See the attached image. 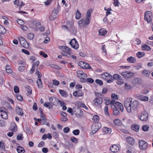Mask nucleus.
Here are the masks:
<instances>
[{
  "instance_id": "obj_1",
  "label": "nucleus",
  "mask_w": 153,
  "mask_h": 153,
  "mask_svg": "<svg viewBox=\"0 0 153 153\" xmlns=\"http://www.w3.org/2000/svg\"><path fill=\"white\" fill-rule=\"evenodd\" d=\"M124 105L127 112L130 113L132 110H137L139 107V103L136 100L132 101L131 97L128 98L124 101Z\"/></svg>"
},
{
  "instance_id": "obj_2",
  "label": "nucleus",
  "mask_w": 153,
  "mask_h": 153,
  "mask_svg": "<svg viewBox=\"0 0 153 153\" xmlns=\"http://www.w3.org/2000/svg\"><path fill=\"white\" fill-rule=\"evenodd\" d=\"M101 77L105 79L108 83L113 82V76L107 72L102 73L101 75Z\"/></svg>"
},
{
  "instance_id": "obj_3",
  "label": "nucleus",
  "mask_w": 153,
  "mask_h": 153,
  "mask_svg": "<svg viewBox=\"0 0 153 153\" xmlns=\"http://www.w3.org/2000/svg\"><path fill=\"white\" fill-rule=\"evenodd\" d=\"M76 73L77 76L80 78V81L82 82H85L87 77V74L81 70L77 71Z\"/></svg>"
},
{
  "instance_id": "obj_4",
  "label": "nucleus",
  "mask_w": 153,
  "mask_h": 153,
  "mask_svg": "<svg viewBox=\"0 0 153 153\" xmlns=\"http://www.w3.org/2000/svg\"><path fill=\"white\" fill-rule=\"evenodd\" d=\"M102 95L100 94V96H98L94 99L93 101V104L95 107H97L100 105L102 102Z\"/></svg>"
},
{
  "instance_id": "obj_5",
  "label": "nucleus",
  "mask_w": 153,
  "mask_h": 153,
  "mask_svg": "<svg viewBox=\"0 0 153 153\" xmlns=\"http://www.w3.org/2000/svg\"><path fill=\"white\" fill-rule=\"evenodd\" d=\"M121 75L126 78H131L134 77L135 74L130 71H123L121 73Z\"/></svg>"
},
{
  "instance_id": "obj_6",
  "label": "nucleus",
  "mask_w": 153,
  "mask_h": 153,
  "mask_svg": "<svg viewBox=\"0 0 153 153\" xmlns=\"http://www.w3.org/2000/svg\"><path fill=\"white\" fill-rule=\"evenodd\" d=\"M101 127L100 123L97 122L92 125L91 132L93 134L95 133Z\"/></svg>"
},
{
  "instance_id": "obj_7",
  "label": "nucleus",
  "mask_w": 153,
  "mask_h": 153,
  "mask_svg": "<svg viewBox=\"0 0 153 153\" xmlns=\"http://www.w3.org/2000/svg\"><path fill=\"white\" fill-rule=\"evenodd\" d=\"M92 12V9H89L87 13L85 16V19L84 20L86 25H88L89 24L91 20V14Z\"/></svg>"
},
{
  "instance_id": "obj_8",
  "label": "nucleus",
  "mask_w": 153,
  "mask_h": 153,
  "mask_svg": "<svg viewBox=\"0 0 153 153\" xmlns=\"http://www.w3.org/2000/svg\"><path fill=\"white\" fill-rule=\"evenodd\" d=\"M152 16L151 11H147L145 13L144 19L146 20L148 23L152 21Z\"/></svg>"
},
{
  "instance_id": "obj_9",
  "label": "nucleus",
  "mask_w": 153,
  "mask_h": 153,
  "mask_svg": "<svg viewBox=\"0 0 153 153\" xmlns=\"http://www.w3.org/2000/svg\"><path fill=\"white\" fill-rule=\"evenodd\" d=\"M78 64L79 66L83 69H89L92 70V68L90 66L89 64L88 63L85 62L83 61H80L78 63Z\"/></svg>"
},
{
  "instance_id": "obj_10",
  "label": "nucleus",
  "mask_w": 153,
  "mask_h": 153,
  "mask_svg": "<svg viewBox=\"0 0 153 153\" xmlns=\"http://www.w3.org/2000/svg\"><path fill=\"white\" fill-rule=\"evenodd\" d=\"M19 42L21 45L25 48H27L29 47V45L25 39L22 37L19 38Z\"/></svg>"
},
{
  "instance_id": "obj_11",
  "label": "nucleus",
  "mask_w": 153,
  "mask_h": 153,
  "mask_svg": "<svg viewBox=\"0 0 153 153\" xmlns=\"http://www.w3.org/2000/svg\"><path fill=\"white\" fill-rule=\"evenodd\" d=\"M69 44L73 48L76 50L78 49L79 46V45L78 42L75 39L71 40L69 42Z\"/></svg>"
},
{
  "instance_id": "obj_12",
  "label": "nucleus",
  "mask_w": 153,
  "mask_h": 153,
  "mask_svg": "<svg viewBox=\"0 0 153 153\" xmlns=\"http://www.w3.org/2000/svg\"><path fill=\"white\" fill-rule=\"evenodd\" d=\"M139 147L140 149L145 150L148 147V143L145 141L142 140L139 142Z\"/></svg>"
},
{
  "instance_id": "obj_13",
  "label": "nucleus",
  "mask_w": 153,
  "mask_h": 153,
  "mask_svg": "<svg viewBox=\"0 0 153 153\" xmlns=\"http://www.w3.org/2000/svg\"><path fill=\"white\" fill-rule=\"evenodd\" d=\"M59 11L57 8H55L53 10L51 15L50 17V19L53 21L56 19L57 16Z\"/></svg>"
},
{
  "instance_id": "obj_14",
  "label": "nucleus",
  "mask_w": 153,
  "mask_h": 153,
  "mask_svg": "<svg viewBox=\"0 0 153 153\" xmlns=\"http://www.w3.org/2000/svg\"><path fill=\"white\" fill-rule=\"evenodd\" d=\"M148 114L146 112L142 113L139 117L140 119L142 121H146L148 119Z\"/></svg>"
},
{
  "instance_id": "obj_15",
  "label": "nucleus",
  "mask_w": 153,
  "mask_h": 153,
  "mask_svg": "<svg viewBox=\"0 0 153 153\" xmlns=\"http://www.w3.org/2000/svg\"><path fill=\"white\" fill-rule=\"evenodd\" d=\"M115 105V104L114 105H111V108L112 109H113V114L115 116H117L119 114L120 111L119 109Z\"/></svg>"
},
{
  "instance_id": "obj_16",
  "label": "nucleus",
  "mask_w": 153,
  "mask_h": 153,
  "mask_svg": "<svg viewBox=\"0 0 153 153\" xmlns=\"http://www.w3.org/2000/svg\"><path fill=\"white\" fill-rule=\"evenodd\" d=\"M110 149L112 152L115 153L119 151L120 148L116 145H113L110 147Z\"/></svg>"
},
{
  "instance_id": "obj_17",
  "label": "nucleus",
  "mask_w": 153,
  "mask_h": 153,
  "mask_svg": "<svg viewBox=\"0 0 153 153\" xmlns=\"http://www.w3.org/2000/svg\"><path fill=\"white\" fill-rule=\"evenodd\" d=\"M136 97L137 99L144 102L147 101L149 100V97H148L144 96L140 94H138L137 95Z\"/></svg>"
},
{
  "instance_id": "obj_18",
  "label": "nucleus",
  "mask_w": 153,
  "mask_h": 153,
  "mask_svg": "<svg viewBox=\"0 0 153 153\" xmlns=\"http://www.w3.org/2000/svg\"><path fill=\"white\" fill-rule=\"evenodd\" d=\"M32 23L33 25L35 26L37 28H39L41 26V23L38 20H33L32 21Z\"/></svg>"
},
{
  "instance_id": "obj_19",
  "label": "nucleus",
  "mask_w": 153,
  "mask_h": 153,
  "mask_svg": "<svg viewBox=\"0 0 153 153\" xmlns=\"http://www.w3.org/2000/svg\"><path fill=\"white\" fill-rule=\"evenodd\" d=\"M127 61L129 63H133L136 62V60L134 57L130 56L127 59Z\"/></svg>"
},
{
  "instance_id": "obj_20",
  "label": "nucleus",
  "mask_w": 153,
  "mask_h": 153,
  "mask_svg": "<svg viewBox=\"0 0 153 153\" xmlns=\"http://www.w3.org/2000/svg\"><path fill=\"white\" fill-rule=\"evenodd\" d=\"M116 102L115 100H106L105 102V104L106 105H109L111 104V105H114Z\"/></svg>"
},
{
  "instance_id": "obj_21",
  "label": "nucleus",
  "mask_w": 153,
  "mask_h": 153,
  "mask_svg": "<svg viewBox=\"0 0 153 153\" xmlns=\"http://www.w3.org/2000/svg\"><path fill=\"white\" fill-rule=\"evenodd\" d=\"M103 131L105 134H110L111 133V130L110 128L105 127L103 129Z\"/></svg>"
},
{
  "instance_id": "obj_22",
  "label": "nucleus",
  "mask_w": 153,
  "mask_h": 153,
  "mask_svg": "<svg viewBox=\"0 0 153 153\" xmlns=\"http://www.w3.org/2000/svg\"><path fill=\"white\" fill-rule=\"evenodd\" d=\"M16 113L19 115L21 116H23L24 114L22 109L19 107L18 106L16 107Z\"/></svg>"
},
{
  "instance_id": "obj_23",
  "label": "nucleus",
  "mask_w": 153,
  "mask_h": 153,
  "mask_svg": "<svg viewBox=\"0 0 153 153\" xmlns=\"http://www.w3.org/2000/svg\"><path fill=\"white\" fill-rule=\"evenodd\" d=\"M71 52L66 50H63L62 54L64 56H66L68 57H70Z\"/></svg>"
},
{
  "instance_id": "obj_24",
  "label": "nucleus",
  "mask_w": 153,
  "mask_h": 153,
  "mask_svg": "<svg viewBox=\"0 0 153 153\" xmlns=\"http://www.w3.org/2000/svg\"><path fill=\"white\" fill-rule=\"evenodd\" d=\"M99 35L104 36L106 34L107 31L104 28H101L99 30Z\"/></svg>"
},
{
  "instance_id": "obj_25",
  "label": "nucleus",
  "mask_w": 153,
  "mask_h": 153,
  "mask_svg": "<svg viewBox=\"0 0 153 153\" xmlns=\"http://www.w3.org/2000/svg\"><path fill=\"white\" fill-rule=\"evenodd\" d=\"M126 140L128 143L131 145L134 144L135 142L134 138L132 137H128Z\"/></svg>"
},
{
  "instance_id": "obj_26",
  "label": "nucleus",
  "mask_w": 153,
  "mask_h": 153,
  "mask_svg": "<svg viewBox=\"0 0 153 153\" xmlns=\"http://www.w3.org/2000/svg\"><path fill=\"white\" fill-rule=\"evenodd\" d=\"M78 24L80 27H84L86 25L84 20L83 19H81L79 21Z\"/></svg>"
},
{
  "instance_id": "obj_27",
  "label": "nucleus",
  "mask_w": 153,
  "mask_h": 153,
  "mask_svg": "<svg viewBox=\"0 0 153 153\" xmlns=\"http://www.w3.org/2000/svg\"><path fill=\"white\" fill-rule=\"evenodd\" d=\"M115 106L118 107L120 109L121 112H123L124 110V108L123 105L120 102H116L115 103Z\"/></svg>"
},
{
  "instance_id": "obj_28",
  "label": "nucleus",
  "mask_w": 153,
  "mask_h": 153,
  "mask_svg": "<svg viewBox=\"0 0 153 153\" xmlns=\"http://www.w3.org/2000/svg\"><path fill=\"white\" fill-rule=\"evenodd\" d=\"M76 110L77 112L76 113H75L74 114L77 117L80 118L82 115L83 112L81 111V110L79 108H77L76 109Z\"/></svg>"
},
{
  "instance_id": "obj_29",
  "label": "nucleus",
  "mask_w": 153,
  "mask_h": 153,
  "mask_svg": "<svg viewBox=\"0 0 153 153\" xmlns=\"http://www.w3.org/2000/svg\"><path fill=\"white\" fill-rule=\"evenodd\" d=\"M16 149L19 153H24L25 152L24 148L20 146H18Z\"/></svg>"
},
{
  "instance_id": "obj_30",
  "label": "nucleus",
  "mask_w": 153,
  "mask_h": 153,
  "mask_svg": "<svg viewBox=\"0 0 153 153\" xmlns=\"http://www.w3.org/2000/svg\"><path fill=\"white\" fill-rule=\"evenodd\" d=\"M11 129L12 131H16L17 130V127L16 124L14 123H12L11 125Z\"/></svg>"
},
{
  "instance_id": "obj_31",
  "label": "nucleus",
  "mask_w": 153,
  "mask_h": 153,
  "mask_svg": "<svg viewBox=\"0 0 153 153\" xmlns=\"http://www.w3.org/2000/svg\"><path fill=\"white\" fill-rule=\"evenodd\" d=\"M81 17V13L79 12L78 10H76V13L75 18L76 19L79 20L80 19Z\"/></svg>"
},
{
  "instance_id": "obj_32",
  "label": "nucleus",
  "mask_w": 153,
  "mask_h": 153,
  "mask_svg": "<svg viewBox=\"0 0 153 153\" xmlns=\"http://www.w3.org/2000/svg\"><path fill=\"white\" fill-rule=\"evenodd\" d=\"M141 48L143 50L145 51H149L151 50L150 48L148 45L146 44L142 45Z\"/></svg>"
},
{
  "instance_id": "obj_33",
  "label": "nucleus",
  "mask_w": 153,
  "mask_h": 153,
  "mask_svg": "<svg viewBox=\"0 0 153 153\" xmlns=\"http://www.w3.org/2000/svg\"><path fill=\"white\" fill-rule=\"evenodd\" d=\"M78 106L81 107H82L85 108L86 110H88V108L85 105L84 103L82 102H79L78 103Z\"/></svg>"
},
{
  "instance_id": "obj_34",
  "label": "nucleus",
  "mask_w": 153,
  "mask_h": 153,
  "mask_svg": "<svg viewBox=\"0 0 153 153\" xmlns=\"http://www.w3.org/2000/svg\"><path fill=\"white\" fill-rule=\"evenodd\" d=\"M25 88L29 94L30 95L32 94V89L30 87L26 85L25 86Z\"/></svg>"
},
{
  "instance_id": "obj_35",
  "label": "nucleus",
  "mask_w": 153,
  "mask_h": 153,
  "mask_svg": "<svg viewBox=\"0 0 153 153\" xmlns=\"http://www.w3.org/2000/svg\"><path fill=\"white\" fill-rule=\"evenodd\" d=\"M59 93L62 96L64 97H66L68 96L67 92L63 90H60Z\"/></svg>"
},
{
  "instance_id": "obj_36",
  "label": "nucleus",
  "mask_w": 153,
  "mask_h": 153,
  "mask_svg": "<svg viewBox=\"0 0 153 153\" xmlns=\"http://www.w3.org/2000/svg\"><path fill=\"white\" fill-rule=\"evenodd\" d=\"M1 116L2 118L4 119H6L8 118V116L7 113L4 111H2V112L1 113Z\"/></svg>"
},
{
  "instance_id": "obj_37",
  "label": "nucleus",
  "mask_w": 153,
  "mask_h": 153,
  "mask_svg": "<svg viewBox=\"0 0 153 153\" xmlns=\"http://www.w3.org/2000/svg\"><path fill=\"white\" fill-rule=\"evenodd\" d=\"M36 83L38 87L42 88V82L40 78H39L37 80Z\"/></svg>"
},
{
  "instance_id": "obj_38",
  "label": "nucleus",
  "mask_w": 153,
  "mask_h": 153,
  "mask_svg": "<svg viewBox=\"0 0 153 153\" xmlns=\"http://www.w3.org/2000/svg\"><path fill=\"white\" fill-rule=\"evenodd\" d=\"M151 73V72L148 70H144L142 72V74L145 76H148Z\"/></svg>"
},
{
  "instance_id": "obj_39",
  "label": "nucleus",
  "mask_w": 153,
  "mask_h": 153,
  "mask_svg": "<svg viewBox=\"0 0 153 153\" xmlns=\"http://www.w3.org/2000/svg\"><path fill=\"white\" fill-rule=\"evenodd\" d=\"M7 73H11L12 71L11 69V67L9 65H7L5 67Z\"/></svg>"
},
{
  "instance_id": "obj_40",
  "label": "nucleus",
  "mask_w": 153,
  "mask_h": 153,
  "mask_svg": "<svg viewBox=\"0 0 153 153\" xmlns=\"http://www.w3.org/2000/svg\"><path fill=\"white\" fill-rule=\"evenodd\" d=\"M124 88L126 90H130L132 88V86L127 83H125L124 86Z\"/></svg>"
},
{
  "instance_id": "obj_41",
  "label": "nucleus",
  "mask_w": 153,
  "mask_h": 153,
  "mask_svg": "<svg viewBox=\"0 0 153 153\" xmlns=\"http://www.w3.org/2000/svg\"><path fill=\"white\" fill-rule=\"evenodd\" d=\"M6 33V30L5 28L2 25L0 27V33L4 34Z\"/></svg>"
},
{
  "instance_id": "obj_42",
  "label": "nucleus",
  "mask_w": 153,
  "mask_h": 153,
  "mask_svg": "<svg viewBox=\"0 0 153 153\" xmlns=\"http://www.w3.org/2000/svg\"><path fill=\"white\" fill-rule=\"evenodd\" d=\"M117 81L116 82V83L119 85H121L123 83V81L121 77L120 79H118L117 80Z\"/></svg>"
},
{
  "instance_id": "obj_43",
  "label": "nucleus",
  "mask_w": 153,
  "mask_h": 153,
  "mask_svg": "<svg viewBox=\"0 0 153 153\" xmlns=\"http://www.w3.org/2000/svg\"><path fill=\"white\" fill-rule=\"evenodd\" d=\"M140 79L136 78L132 80V83L134 85L138 84L139 83Z\"/></svg>"
},
{
  "instance_id": "obj_44",
  "label": "nucleus",
  "mask_w": 153,
  "mask_h": 153,
  "mask_svg": "<svg viewBox=\"0 0 153 153\" xmlns=\"http://www.w3.org/2000/svg\"><path fill=\"white\" fill-rule=\"evenodd\" d=\"M132 129L136 131H139V126L138 125H136L134 126H132Z\"/></svg>"
},
{
  "instance_id": "obj_45",
  "label": "nucleus",
  "mask_w": 153,
  "mask_h": 153,
  "mask_svg": "<svg viewBox=\"0 0 153 153\" xmlns=\"http://www.w3.org/2000/svg\"><path fill=\"white\" fill-rule=\"evenodd\" d=\"M145 53L143 52H138L136 54V55L138 58H140L144 56Z\"/></svg>"
},
{
  "instance_id": "obj_46",
  "label": "nucleus",
  "mask_w": 153,
  "mask_h": 153,
  "mask_svg": "<svg viewBox=\"0 0 153 153\" xmlns=\"http://www.w3.org/2000/svg\"><path fill=\"white\" fill-rule=\"evenodd\" d=\"M113 80L114 81V79L117 80L118 79H120V78H121V76L117 74H115L113 75Z\"/></svg>"
},
{
  "instance_id": "obj_47",
  "label": "nucleus",
  "mask_w": 153,
  "mask_h": 153,
  "mask_svg": "<svg viewBox=\"0 0 153 153\" xmlns=\"http://www.w3.org/2000/svg\"><path fill=\"white\" fill-rule=\"evenodd\" d=\"M34 35L32 33H29L27 34V37L30 39H32L34 38Z\"/></svg>"
},
{
  "instance_id": "obj_48",
  "label": "nucleus",
  "mask_w": 153,
  "mask_h": 153,
  "mask_svg": "<svg viewBox=\"0 0 153 153\" xmlns=\"http://www.w3.org/2000/svg\"><path fill=\"white\" fill-rule=\"evenodd\" d=\"M44 105L45 107L48 108H52V105H50V102H45L44 104Z\"/></svg>"
},
{
  "instance_id": "obj_49",
  "label": "nucleus",
  "mask_w": 153,
  "mask_h": 153,
  "mask_svg": "<svg viewBox=\"0 0 153 153\" xmlns=\"http://www.w3.org/2000/svg\"><path fill=\"white\" fill-rule=\"evenodd\" d=\"M61 47L62 48V49H63V50H66L69 52L70 51L71 52V49L70 48L65 46H62Z\"/></svg>"
},
{
  "instance_id": "obj_50",
  "label": "nucleus",
  "mask_w": 153,
  "mask_h": 153,
  "mask_svg": "<svg viewBox=\"0 0 153 153\" xmlns=\"http://www.w3.org/2000/svg\"><path fill=\"white\" fill-rule=\"evenodd\" d=\"M67 111L69 113H70L72 115H73L75 114V112H76L75 111H73L72 108H68Z\"/></svg>"
},
{
  "instance_id": "obj_51",
  "label": "nucleus",
  "mask_w": 153,
  "mask_h": 153,
  "mask_svg": "<svg viewBox=\"0 0 153 153\" xmlns=\"http://www.w3.org/2000/svg\"><path fill=\"white\" fill-rule=\"evenodd\" d=\"M99 120V117L97 115H94L92 118V120L96 122Z\"/></svg>"
},
{
  "instance_id": "obj_52",
  "label": "nucleus",
  "mask_w": 153,
  "mask_h": 153,
  "mask_svg": "<svg viewBox=\"0 0 153 153\" xmlns=\"http://www.w3.org/2000/svg\"><path fill=\"white\" fill-rule=\"evenodd\" d=\"M80 131L78 129L74 130L73 131V134L75 135H77L79 134Z\"/></svg>"
},
{
  "instance_id": "obj_53",
  "label": "nucleus",
  "mask_w": 153,
  "mask_h": 153,
  "mask_svg": "<svg viewBox=\"0 0 153 153\" xmlns=\"http://www.w3.org/2000/svg\"><path fill=\"white\" fill-rule=\"evenodd\" d=\"M0 147L1 149L2 150H4L5 149V146L3 142L1 141L0 142Z\"/></svg>"
},
{
  "instance_id": "obj_54",
  "label": "nucleus",
  "mask_w": 153,
  "mask_h": 153,
  "mask_svg": "<svg viewBox=\"0 0 153 153\" xmlns=\"http://www.w3.org/2000/svg\"><path fill=\"white\" fill-rule=\"evenodd\" d=\"M104 111L105 112V114L107 116H109V114L108 113V107L107 106H105V107Z\"/></svg>"
},
{
  "instance_id": "obj_55",
  "label": "nucleus",
  "mask_w": 153,
  "mask_h": 153,
  "mask_svg": "<svg viewBox=\"0 0 153 153\" xmlns=\"http://www.w3.org/2000/svg\"><path fill=\"white\" fill-rule=\"evenodd\" d=\"M71 140L72 142L75 143H77L78 142L77 139L74 137H71Z\"/></svg>"
},
{
  "instance_id": "obj_56",
  "label": "nucleus",
  "mask_w": 153,
  "mask_h": 153,
  "mask_svg": "<svg viewBox=\"0 0 153 153\" xmlns=\"http://www.w3.org/2000/svg\"><path fill=\"white\" fill-rule=\"evenodd\" d=\"M111 97L112 99V100H114L115 99H118V97L115 94H112L111 95Z\"/></svg>"
},
{
  "instance_id": "obj_57",
  "label": "nucleus",
  "mask_w": 153,
  "mask_h": 153,
  "mask_svg": "<svg viewBox=\"0 0 153 153\" xmlns=\"http://www.w3.org/2000/svg\"><path fill=\"white\" fill-rule=\"evenodd\" d=\"M16 97L17 100L20 101H22L23 100L22 96L20 94L16 95Z\"/></svg>"
},
{
  "instance_id": "obj_58",
  "label": "nucleus",
  "mask_w": 153,
  "mask_h": 153,
  "mask_svg": "<svg viewBox=\"0 0 153 153\" xmlns=\"http://www.w3.org/2000/svg\"><path fill=\"white\" fill-rule=\"evenodd\" d=\"M114 123L115 125L118 126L121 123L120 120L119 119H115L114 121Z\"/></svg>"
},
{
  "instance_id": "obj_59",
  "label": "nucleus",
  "mask_w": 153,
  "mask_h": 153,
  "mask_svg": "<svg viewBox=\"0 0 153 153\" xmlns=\"http://www.w3.org/2000/svg\"><path fill=\"white\" fill-rule=\"evenodd\" d=\"M149 127L147 125L143 126L142 127V129L144 131H147L149 130Z\"/></svg>"
},
{
  "instance_id": "obj_60",
  "label": "nucleus",
  "mask_w": 153,
  "mask_h": 153,
  "mask_svg": "<svg viewBox=\"0 0 153 153\" xmlns=\"http://www.w3.org/2000/svg\"><path fill=\"white\" fill-rule=\"evenodd\" d=\"M95 82L97 83L98 84L100 85H102L103 84V82L101 80L99 79H96Z\"/></svg>"
},
{
  "instance_id": "obj_61",
  "label": "nucleus",
  "mask_w": 153,
  "mask_h": 153,
  "mask_svg": "<svg viewBox=\"0 0 153 153\" xmlns=\"http://www.w3.org/2000/svg\"><path fill=\"white\" fill-rule=\"evenodd\" d=\"M14 91L16 93H19V88L17 86H15L14 88Z\"/></svg>"
},
{
  "instance_id": "obj_62",
  "label": "nucleus",
  "mask_w": 153,
  "mask_h": 153,
  "mask_svg": "<svg viewBox=\"0 0 153 153\" xmlns=\"http://www.w3.org/2000/svg\"><path fill=\"white\" fill-rule=\"evenodd\" d=\"M53 84L55 85H59V83L58 81L54 79L53 80Z\"/></svg>"
},
{
  "instance_id": "obj_63",
  "label": "nucleus",
  "mask_w": 153,
  "mask_h": 153,
  "mask_svg": "<svg viewBox=\"0 0 153 153\" xmlns=\"http://www.w3.org/2000/svg\"><path fill=\"white\" fill-rule=\"evenodd\" d=\"M94 80L91 78H88L87 79H86V82H87L90 83H92L94 82Z\"/></svg>"
},
{
  "instance_id": "obj_64",
  "label": "nucleus",
  "mask_w": 153,
  "mask_h": 153,
  "mask_svg": "<svg viewBox=\"0 0 153 153\" xmlns=\"http://www.w3.org/2000/svg\"><path fill=\"white\" fill-rule=\"evenodd\" d=\"M70 130V128L68 127H66L64 128L63 130L64 132L67 133Z\"/></svg>"
}]
</instances>
